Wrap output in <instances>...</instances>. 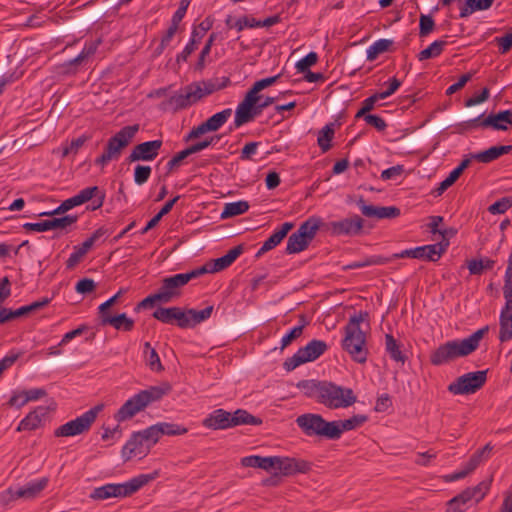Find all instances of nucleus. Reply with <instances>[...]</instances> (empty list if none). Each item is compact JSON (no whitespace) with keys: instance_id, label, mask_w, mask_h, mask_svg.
Masks as SVG:
<instances>
[{"instance_id":"1","label":"nucleus","mask_w":512,"mask_h":512,"mask_svg":"<svg viewBox=\"0 0 512 512\" xmlns=\"http://www.w3.org/2000/svg\"><path fill=\"white\" fill-rule=\"evenodd\" d=\"M488 327H483L462 340H452L440 345L430 355V362L435 366L449 363L459 357H465L474 352L480 344Z\"/></svg>"},{"instance_id":"2","label":"nucleus","mask_w":512,"mask_h":512,"mask_svg":"<svg viewBox=\"0 0 512 512\" xmlns=\"http://www.w3.org/2000/svg\"><path fill=\"white\" fill-rule=\"evenodd\" d=\"M223 87H225V83L216 84L212 80L193 82L182 88L178 93L170 96L162 103V106L164 109H172L173 111L186 109L201 100L203 97L210 95Z\"/></svg>"},{"instance_id":"3","label":"nucleus","mask_w":512,"mask_h":512,"mask_svg":"<svg viewBox=\"0 0 512 512\" xmlns=\"http://www.w3.org/2000/svg\"><path fill=\"white\" fill-rule=\"evenodd\" d=\"M368 318V313L360 311L350 317L345 326V337L342 340V348L358 363H365L368 357L366 335L361 330L360 324Z\"/></svg>"},{"instance_id":"4","label":"nucleus","mask_w":512,"mask_h":512,"mask_svg":"<svg viewBox=\"0 0 512 512\" xmlns=\"http://www.w3.org/2000/svg\"><path fill=\"white\" fill-rule=\"evenodd\" d=\"M160 472L158 470L149 474H140L133 477L125 483H109L101 487H96L90 494V498L97 501L109 498H125L133 495L143 486L158 478Z\"/></svg>"},{"instance_id":"5","label":"nucleus","mask_w":512,"mask_h":512,"mask_svg":"<svg viewBox=\"0 0 512 512\" xmlns=\"http://www.w3.org/2000/svg\"><path fill=\"white\" fill-rule=\"evenodd\" d=\"M170 391V386L166 384L164 387L151 386L142 390L130 399H128L115 414L118 422H123L134 417L138 412L144 410L152 402L160 400Z\"/></svg>"},{"instance_id":"6","label":"nucleus","mask_w":512,"mask_h":512,"mask_svg":"<svg viewBox=\"0 0 512 512\" xmlns=\"http://www.w3.org/2000/svg\"><path fill=\"white\" fill-rule=\"evenodd\" d=\"M262 420L244 409L230 413L224 409H216L204 420L203 425L213 430H224L239 425H260Z\"/></svg>"},{"instance_id":"7","label":"nucleus","mask_w":512,"mask_h":512,"mask_svg":"<svg viewBox=\"0 0 512 512\" xmlns=\"http://www.w3.org/2000/svg\"><path fill=\"white\" fill-rule=\"evenodd\" d=\"M320 392L318 403L329 409L348 408L357 401V396L351 388L339 386L329 381H323Z\"/></svg>"},{"instance_id":"8","label":"nucleus","mask_w":512,"mask_h":512,"mask_svg":"<svg viewBox=\"0 0 512 512\" xmlns=\"http://www.w3.org/2000/svg\"><path fill=\"white\" fill-rule=\"evenodd\" d=\"M138 131V124L125 126L119 130L108 140L104 152L95 160V164L104 167L110 161L117 160L122 150L129 145Z\"/></svg>"},{"instance_id":"9","label":"nucleus","mask_w":512,"mask_h":512,"mask_svg":"<svg viewBox=\"0 0 512 512\" xmlns=\"http://www.w3.org/2000/svg\"><path fill=\"white\" fill-rule=\"evenodd\" d=\"M297 426L308 436H318L329 440H335L338 434L333 421H326L320 414L305 413L295 420Z\"/></svg>"},{"instance_id":"10","label":"nucleus","mask_w":512,"mask_h":512,"mask_svg":"<svg viewBox=\"0 0 512 512\" xmlns=\"http://www.w3.org/2000/svg\"><path fill=\"white\" fill-rule=\"evenodd\" d=\"M320 225L321 219L317 217H310L303 222L298 230L289 236L286 245V253L296 254L305 250L314 239Z\"/></svg>"},{"instance_id":"11","label":"nucleus","mask_w":512,"mask_h":512,"mask_svg":"<svg viewBox=\"0 0 512 512\" xmlns=\"http://www.w3.org/2000/svg\"><path fill=\"white\" fill-rule=\"evenodd\" d=\"M102 409L103 405L94 406L79 417L59 426L55 429L54 436L72 437L88 432Z\"/></svg>"},{"instance_id":"12","label":"nucleus","mask_w":512,"mask_h":512,"mask_svg":"<svg viewBox=\"0 0 512 512\" xmlns=\"http://www.w3.org/2000/svg\"><path fill=\"white\" fill-rule=\"evenodd\" d=\"M256 100L254 101V104L252 103L251 106L247 107V101L246 96L244 99L238 104L236 111H235V119L234 124L235 127H240L250 121H252L255 117L259 116L262 111L272 105L277 98L275 97H264L262 94L258 93L256 95Z\"/></svg>"},{"instance_id":"13","label":"nucleus","mask_w":512,"mask_h":512,"mask_svg":"<svg viewBox=\"0 0 512 512\" xmlns=\"http://www.w3.org/2000/svg\"><path fill=\"white\" fill-rule=\"evenodd\" d=\"M328 345L322 340H312L306 346L298 349V351L284 362V368L292 371L299 365L318 359L326 352Z\"/></svg>"},{"instance_id":"14","label":"nucleus","mask_w":512,"mask_h":512,"mask_svg":"<svg viewBox=\"0 0 512 512\" xmlns=\"http://www.w3.org/2000/svg\"><path fill=\"white\" fill-rule=\"evenodd\" d=\"M487 371H476L464 374L448 386V391L455 395L472 394L486 383Z\"/></svg>"},{"instance_id":"15","label":"nucleus","mask_w":512,"mask_h":512,"mask_svg":"<svg viewBox=\"0 0 512 512\" xmlns=\"http://www.w3.org/2000/svg\"><path fill=\"white\" fill-rule=\"evenodd\" d=\"M199 275L196 269L187 272L179 273L170 277H165L162 280L159 292L164 299V303H169L172 299L181 295V288L184 287L192 279L198 278Z\"/></svg>"},{"instance_id":"16","label":"nucleus","mask_w":512,"mask_h":512,"mask_svg":"<svg viewBox=\"0 0 512 512\" xmlns=\"http://www.w3.org/2000/svg\"><path fill=\"white\" fill-rule=\"evenodd\" d=\"M48 484L47 478H41L28 482L22 487L7 489L0 497V499L7 503L10 500L25 499L31 500L39 496V494L46 488Z\"/></svg>"},{"instance_id":"17","label":"nucleus","mask_w":512,"mask_h":512,"mask_svg":"<svg viewBox=\"0 0 512 512\" xmlns=\"http://www.w3.org/2000/svg\"><path fill=\"white\" fill-rule=\"evenodd\" d=\"M232 110L230 108L224 109L202 122L200 125L193 127L185 138V141L199 138L207 132L218 131L231 117Z\"/></svg>"},{"instance_id":"18","label":"nucleus","mask_w":512,"mask_h":512,"mask_svg":"<svg viewBox=\"0 0 512 512\" xmlns=\"http://www.w3.org/2000/svg\"><path fill=\"white\" fill-rule=\"evenodd\" d=\"M243 253V245H237L230 249L224 256L210 260L203 266L196 268L200 276L206 273H216L228 268Z\"/></svg>"},{"instance_id":"19","label":"nucleus","mask_w":512,"mask_h":512,"mask_svg":"<svg viewBox=\"0 0 512 512\" xmlns=\"http://www.w3.org/2000/svg\"><path fill=\"white\" fill-rule=\"evenodd\" d=\"M151 447L146 442L140 431L134 432L130 439L123 446L121 455L124 462L131 460L133 457L144 458L150 452Z\"/></svg>"},{"instance_id":"20","label":"nucleus","mask_w":512,"mask_h":512,"mask_svg":"<svg viewBox=\"0 0 512 512\" xmlns=\"http://www.w3.org/2000/svg\"><path fill=\"white\" fill-rule=\"evenodd\" d=\"M163 145L162 140L147 141L137 144L128 156V162L152 161L154 160Z\"/></svg>"},{"instance_id":"21","label":"nucleus","mask_w":512,"mask_h":512,"mask_svg":"<svg viewBox=\"0 0 512 512\" xmlns=\"http://www.w3.org/2000/svg\"><path fill=\"white\" fill-rule=\"evenodd\" d=\"M312 468V464L304 459L293 457H278L277 470L283 476H292L298 473H308Z\"/></svg>"},{"instance_id":"22","label":"nucleus","mask_w":512,"mask_h":512,"mask_svg":"<svg viewBox=\"0 0 512 512\" xmlns=\"http://www.w3.org/2000/svg\"><path fill=\"white\" fill-rule=\"evenodd\" d=\"M357 204L361 213L369 218L392 219L400 215V209L395 206L380 207L368 205L362 198L358 201Z\"/></svg>"},{"instance_id":"23","label":"nucleus","mask_w":512,"mask_h":512,"mask_svg":"<svg viewBox=\"0 0 512 512\" xmlns=\"http://www.w3.org/2000/svg\"><path fill=\"white\" fill-rule=\"evenodd\" d=\"M363 228V220L355 215L352 218H345L330 223L331 232L334 235H357Z\"/></svg>"},{"instance_id":"24","label":"nucleus","mask_w":512,"mask_h":512,"mask_svg":"<svg viewBox=\"0 0 512 512\" xmlns=\"http://www.w3.org/2000/svg\"><path fill=\"white\" fill-rule=\"evenodd\" d=\"M73 197L78 206L93 199L92 210H96L103 206L105 200V192L102 191L98 186H92L82 189L77 195Z\"/></svg>"},{"instance_id":"25","label":"nucleus","mask_w":512,"mask_h":512,"mask_svg":"<svg viewBox=\"0 0 512 512\" xmlns=\"http://www.w3.org/2000/svg\"><path fill=\"white\" fill-rule=\"evenodd\" d=\"M293 223L285 222L280 228L276 229L273 234L263 243L261 248L256 253V257L259 258L266 252L272 250L279 245L282 240L287 236L288 232L293 228Z\"/></svg>"},{"instance_id":"26","label":"nucleus","mask_w":512,"mask_h":512,"mask_svg":"<svg viewBox=\"0 0 512 512\" xmlns=\"http://www.w3.org/2000/svg\"><path fill=\"white\" fill-rule=\"evenodd\" d=\"M483 124L494 130L507 131L512 125V110L500 111L484 118Z\"/></svg>"},{"instance_id":"27","label":"nucleus","mask_w":512,"mask_h":512,"mask_svg":"<svg viewBox=\"0 0 512 512\" xmlns=\"http://www.w3.org/2000/svg\"><path fill=\"white\" fill-rule=\"evenodd\" d=\"M449 242L446 240L445 242H440L431 245L419 246L417 249L419 250V255L416 256V259L428 260L432 262H436L442 256V254L446 251Z\"/></svg>"},{"instance_id":"28","label":"nucleus","mask_w":512,"mask_h":512,"mask_svg":"<svg viewBox=\"0 0 512 512\" xmlns=\"http://www.w3.org/2000/svg\"><path fill=\"white\" fill-rule=\"evenodd\" d=\"M367 421L368 416L364 414H357L353 415L348 419L333 421L334 425L337 428L336 430H338V434L335 437V440L340 439L345 431L357 429L361 427L363 424H365Z\"/></svg>"},{"instance_id":"29","label":"nucleus","mask_w":512,"mask_h":512,"mask_svg":"<svg viewBox=\"0 0 512 512\" xmlns=\"http://www.w3.org/2000/svg\"><path fill=\"white\" fill-rule=\"evenodd\" d=\"M44 414V408L42 407L29 412L26 417L20 421L17 431H32L37 429L41 425Z\"/></svg>"},{"instance_id":"30","label":"nucleus","mask_w":512,"mask_h":512,"mask_svg":"<svg viewBox=\"0 0 512 512\" xmlns=\"http://www.w3.org/2000/svg\"><path fill=\"white\" fill-rule=\"evenodd\" d=\"M510 339H512V310L505 305L500 314L499 340L506 342Z\"/></svg>"},{"instance_id":"31","label":"nucleus","mask_w":512,"mask_h":512,"mask_svg":"<svg viewBox=\"0 0 512 512\" xmlns=\"http://www.w3.org/2000/svg\"><path fill=\"white\" fill-rule=\"evenodd\" d=\"M280 74L268 78L261 79L259 81H256L253 86L247 91L246 93V101H247V107L251 106V104H254V101L257 99L256 95L260 93L263 89L273 85L277 82V80L280 78Z\"/></svg>"},{"instance_id":"32","label":"nucleus","mask_w":512,"mask_h":512,"mask_svg":"<svg viewBox=\"0 0 512 512\" xmlns=\"http://www.w3.org/2000/svg\"><path fill=\"white\" fill-rule=\"evenodd\" d=\"M103 325H111L116 330L128 332L134 328V321L127 317L125 313H122L117 316H105L103 318Z\"/></svg>"},{"instance_id":"33","label":"nucleus","mask_w":512,"mask_h":512,"mask_svg":"<svg viewBox=\"0 0 512 512\" xmlns=\"http://www.w3.org/2000/svg\"><path fill=\"white\" fill-rule=\"evenodd\" d=\"M391 262V258H385L381 255H373L365 257L362 260L352 262L348 265L343 266V270L358 269L373 265H384Z\"/></svg>"},{"instance_id":"34","label":"nucleus","mask_w":512,"mask_h":512,"mask_svg":"<svg viewBox=\"0 0 512 512\" xmlns=\"http://www.w3.org/2000/svg\"><path fill=\"white\" fill-rule=\"evenodd\" d=\"M249 209V204L247 201H237L226 203L223 211L221 212V219H228L238 215H242L246 213Z\"/></svg>"},{"instance_id":"35","label":"nucleus","mask_w":512,"mask_h":512,"mask_svg":"<svg viewBox=\"0 0 512 512\" xmlns=\"http://www.w3.org/2000/svg\"><path fill=\"white\" fill-rule=\"evenodd\" d=\"M323 381L317 380H302L297 384V387L302 390L305 396L314 398L317 402L319 400Z\"/></svg>"},{"instance_id":"36","label":"nucleus","mask_w":512,"mask_h":512,"mask_svg":"<svg viewBox=\"0 0 512 512\" xmlns=\"http://www.w3.org/2000/svg\"><path fill=\"white\" fill-rule=\"evenodd\" d=\"M496 261L490 258L471 259L467 267L471 275H481L485 270L493 269Z\"/></svg>"},{"instance_id":"37","label":"nucleus","mask_w":512,"mask_h":512,"mask_svg":"<svg viewBox=\"0 0 512 512\" xmlns=\"http://www.w3.org/2000/svg\"><path fill=\"white\" fill-rule=\"evenodd\" d=\"M143 353L146 363L152 371L161 372L164 370L160 357L156 350L151 346L150 342L144 343Z\"/></svg>"},{"instance_id":"38","label":"nucleus","mask_w":512,"mask_h":512,"mask_svg":"<svg viewBox=\"0 0 512 512\" xmlns=\"http://www.w3.org/2000/svg\"><path fill=\"white\" fill-rule=\"evenodd\" d=\"M300 324L296 327H294L289 333L284 335L281 339V350L285 349L287 346H289L293 341L298 339L302 333L303 329L308 325V321L306 320V317L304 314H301L299 316Z\"/></svg>"},{"instance_id":"39","label":"nucleus","mask_w":512,"mask_h":512,"mask_svg":"<svg viewBox=\"0 0 512 512\" xmlns=\"http://www.w3.org/2000/svg\"><path fill=\"white\" fill-rule=\"evenodd\" d=\"M493 447L488 443L483 448L477 450L468 460L466 466L472 472L484 461L488 460Z\"/></svg>"},{"instance_id":"40","label":"nucleus","mask_w":512,"mask_h":512,"mask_svg":"<svg viewBox=\"0 0 512 512\" xmlns=\"http://www.w3.org/2000/svg\"><path fill=\"white\" fill-rule=\"evenodd\" d=\"M392 45L393 41L389 39H379L375 41L367 49V60L374 61L380 54L389 51Z\"/></svg>"},{"instance_id":"41","label":"nucleus","mask_w":512,"mask_h":512,"mask_svg":"<svg viewBox=\"0 0 512 512\" xmlns=\"http://www.w3.org/2000/svg\"><path fill=\"white\" fill-rule=\"evenodd\" d=\"M446 46V41L436 40L431 43L426 49L420 51L417 55L419 61H424L431 58L438 57Z\"/></svg>"},{"instance_id":"42","label":"nucleus","mask_w":512,"mask_h":512,"mask_svg":"<svg viewBox=\"0 0 512 512\" xmlns=\"http://www.w3.org/2000/svg\"><path fill=\"white\" fill-rule=\"evenodd\" d=\"M492 483V477L481 481L479 484H477L474 487L467 488L466 490L470 492V496L472 500H475L476 503H479L485 495L488 493L490 486Z\"/></svg>"},{"instance_id":"43","label":"nucleus","mask_w":512,"mask_h":512,"mask_svg":"<svg viewBox=\"0 0 512 512\" xmlns=\"http://www.w3.org/2000/svg\"><path fill=\"white\" fill-rule=\"evenodd\" d=\"M333 124H327L318 135V145L323 152H327L331 148V141L334 137Z\"/></svg>"},{"instance_id":"44","label":"nucleus","mask_w":512,"mask_h":512,"mask_svg":"<svg viewBox=\"0 0 512 512\" xmlns=\"http://www.w3.org/2000/svg\"><path fill=\"white\" fill-rule=\"evenodd\" d=\"M385 341H386V350L389 353L390 357L394 361L404 363L405 356L401 352L400 347L397 344L395 338L391 334H386Z\"/></svg>"},{"instance_id":"45","label":"nucleus","mask_w":512,"mask_h":512,"mask_svg":"<svg viewBox=\"0 0 512 512\" xmlns=\"http://www.w3.org/2000/svg\"><path fill=\"white\" fill-rule=\"evenodd\" d=\"M489 8V5L483 0H466L465 5L460 8L459 16L460 18H466L475 11L487 10Z\"/></svg>"},{"instance_id":"46","label":"nucleus","mask_w":512,"mask_h":512,"mask_svg":"<svg viewBox=\"0 0 512 512\" xmlns=\"http://www.w3.org/2000/svg\"><path fill=\"white\" fill-rule=\"evenodd\" d=\"M49 302H50L49 298H43L40 301H35L29 305L22 306L16 310H13V317H14V319H16L18 317L35 312V311L45 307L46 305H48Z\"/></svg>"},{"instance_id":"47","label":"nucleus","mask_w":512,"mask_h":512,"mask_svg":"<svg viewBox=\"0 0 512 512\" xmlns=\"http://www.w3.org/2000/svg\"><path fill=\"white\" fill-rule=\"evenodd\" d=\"M78 220L76 215H66L60 218L48 219L49 230L60 229L65 230L67 227L75 224Z\"/></svg>"},{"instance_id":"48","label":"nucleus","mask_w":512,"mask_h":512,"mask_svg":"<svg viewBox=\"0 0 512 512\" xmlns=\"http://www.w3.org/2000/svg\"><path fill=\"white\" fill-rule=\"evenodd\" d=\"M213 306H207L203 310H195V309H188V313L190 314V320H191V327H194L195 325L207 320L211 317V314L213 312Z\"/></svg>"},{"instance_id":"49","label":"nucleus","mask_w":512,"mask_h":512,"mask_svg":"<svg viewBox=\"0 0 512 512\" xmlns=\"http://www.w3.org/2000/svg\"><path fill=\"white\" fill-rule=\"evenodd\" d=\"M176 307H159L153 312V317L165 324L174 322Z\"/></svg>"},{"instance_id":"50","label":"nucleus","mask_w":512,"mask_h":512,"mask_svg":"<svg viewBox=\"0 0 512 512\" xmlns=\"http://www.w3.org/2000/svg\"><path fill=\"white\" fill-rule=\"evenodd\" d=\"M157 424L160 428L162 435H168V436L183 435V434L187 433V431H188L187 428L182 427L178 424H174V423L161 422V423H157Z\"/></svg>"},{"instance_id":"51","label":"nucleus","mask_w":512,"mask_h":512,"mask_svg":"<svg viewBox=\"0 0 512 512\" xmlns=\"http://www.w3.org/2000/svg\"><path fill=\"white\" fill-rule=\"evenodd\" d=\"M140 432L151 448L159 441L160 437L162 436L158 424L152 425Z\"/></svg>"},{"instance_id":"52","label":"nucleus","mask_w":512,"mask_h":512,"mask_svg":"<svg viewBox=\"0 0 512 512\" xmlns=\"http://www.w3.org/2000/svg\"><path fill=\"white\" fill-rule=\"evenodd\" d=\"M217 35L215 33H211L208 40L206 41L203 49L199 54L198 61L196 63V69L201 71L205 67V58L210 54L211 47L216 40Z\"/></svg>"},{"instance_id":"53","label":"nucleus","mask_w":512,"mask_h":512,"mask_svg":"<svg viewBox=\"0 0 512 512\" xmlns=\"http://www.w3.org/2000/svg\"><path fill=\"white\" fill-rule=\"evenodd\" d=\"M499 157L500 156H499L496 146H492L485 151L471 155V158H474L475 160H477L481 163H490V162L498 159Z\"/></svg>"},{"instance_id":"54","label":"nucleus","mask_w":512,"mask_h":512,"mask_svg":"<svg viewBox=\"0 0 512 512\" xmlns=\"http://www.w3.org/2000/svg\"><path fill=\"white\" fill-rule=\"evenodd\" d=\"M512 207V197H503L488 207L491 214H503Z\"/></svg>"},{"instance_id":"55","label":"nucleus","mask_w":512,"mask_h":512,"mask_svg":"<svg viewBox=\"0 0 512 512\" xmlns=\"http://www.w3.org/2000/svg\"><path fill=\"white\" fill-rule=\"evenodd\" d=\"M107 232V229H105L104 227H100L97 230H95L93 234L89 238H87L81 245H78L77 247L86 254L94 245V243Z\"/></svg>"},{"instance_id":"56","label":"nucleus","mask_w":512,"mask_h":512,"mask_svg":"<svg viewBox=\"0 0 512 512\" xmlns=\"http://www.w3.org/2000/svg\"><path fill=\"white\" fill-rule=\"evenodd\" d=\"M435 27V22L430 15L422 14L419 19V35L420 37H426L429 35Z\"/></svg>"},{"instance_id":"57","label":"nucleus","mask_w":512,"mask_h":512,"mask_svg":"<svg viewBox=\"0 0 512 512\" xmlns=\"http://www.w3.org/2000/svg\"><path fill=\"white\" fill-rule=\"evenodd\" d=\"M86 58L79 53L75 58L65 62L60 66L61 72L64 74H75L77 72V67L81 65Z\"/></svg>"},{"instance_id":"58","label":"nucleus","mask_w":512,"mask_h":512,"mask_svg":"<svg viewBox=\"0 0 512 512\" xmlns=\"http://www.w3.org/2000/svg\"><path fill=\"white\" fill-rule=\"evenodd\" d=\"M318 55L315 52L308 53L305 57L296 63V68L299 72L305 73L309 71V68L316 64Z\"/></svg>"},{"instance_id":"59","label":"nucleus","mask_w":512,"mask_h":512,"mask_svg":"<svg viewBox=\"0 0 512 512\" xmlns=\"http://www.w3.org/2000/svg\"><path fill=\"white\" fill-rule=\"evenodd\" d=\"M151 167L145 165H137L134 170V181L137 185L146 183L151 175Z\"/></svg>"},{"instance_id":"60","label":"nucleus","mask_w":512,"mask_h":512,"mask_svg":"<svg viewBox=\"0 0 512 512\" xmlns=\"http://www.w3.org/2000/svg\"><path fill=\"white\" fill-rule=\"evenodd\" d=\"M88 139L89 137L85 135L73 139L67 146L63 148L62 156L65 157L71 153L76 154Z\"/></svg>"},{"instance_id":"61","label":"nucleus","mask_w":512,"mask_h":512,"mask_svg":"<svg viewBox=\"0 0 512 512\" xmlns=\"http://www.w3.org/2000/svg\"><path fill=\"white\" fill-rule=\"evenodd\" d=\"M174 321H176L177 326L185 329L191 327L190 314L187 311H183L181 308L176 307Z\"/></svg>"},{"instance_id":"62","label":"nucleus","mask_w":512,"mask_h":512,"mask_svg":"<svg viewBox=\"0 0 512 512\" xmlns=\"http://www.w3.org/2000/svg\"><path fill=\"white\" fill-rule=\"evenodd\" d=\"M260 27L259 20L253 17L243 16L234 23V28L238 31H242L245 28H257Z\"/></svg>"},{"instance_id":"63","label":"nucleus","mask_w":512,"mask_h":512,"mask_svg":"<svg viewBox=\"0 0 512 512\" xmlns=\"http://www.w3.org/2000/svg\"><path fill=\"white\" fill-rule=\"evenodd\" d=\"M503 294L506 305H512V272L506 271L504 276Z\"/></svg>"},{"instance_id":"64","label":"nucleus","mask_w":512,"mask_h":512,"mask_svg":"<svg viewBox=\"0 0 512 512\" xmlns=\"http://www.w3.org/2000/svg\"><path fill=\"white\" fill-rule=\"evenodd\" d=\"M495 42L499 45L500 53L506 54L512 47V32L506 33L501 37H496Z\"/></svg>"}]
</instances>
